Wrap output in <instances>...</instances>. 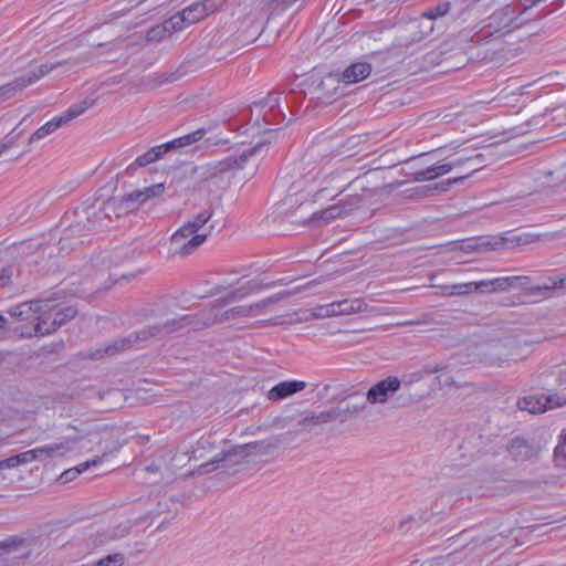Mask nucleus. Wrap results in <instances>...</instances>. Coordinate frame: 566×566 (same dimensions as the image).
<instances>
[{
	"label": "nucleus",
	"mask_w": 566,
	"mask_h": 566,
	"mask_svg": "<svg viewBox=\"0 0 566 566\" xmlns=\"http://www.w3.org/2000/svg\"><path fill=\"white\" fill-rule=\"evenodd\" d=\"M327 209L329 211L328 214L332 216L333 219L344 218L345 217L339 202L334 203V205L327 207Z\"/></svg>",
	"instance_id": "54"
},
{
	"label": "nucleus",
	"mask_w": 566,
	"mask_h": 566,
	"mask_svg": "<svg viewBox=\"0 0 566 566\" xmlns=\"http://www.w3.org/2000/svg\"><path fill=\"white\" fill-rule=\"evenodd\" d=\"M67 428L73 429L77 432V434L67 436L62 441L50 443L53 458L65 457L74 449V444L76 442L92 433V430L88 428V426L83 422H77V420L69 423Z\"/></svg>",
	"instance_id": "11"
},
{
	"label": "nucleus",
	"mask_w": 566,
	"mask_h": 566,
	"mask_svg": "<svg viewBox=\"0 0 566 566\" xmlns=\"http://www.w3.org/2000/svg\"><path fill=\"white\" fill-rule=\"evenodd\" d=\"M125 197L126 202H128L133 210H136L140 205L146 202L143 189L134 190L130 193L125 195Z\"/></svg>",
	"instance_id": "37"
},
{
	"label": "nucleus",
	"mask_w": 566,
	"mask_h": 566,
	"mask_svg": "<svg viewBox=\"0 0 566 566\" xmlns=\"http://www.w3.org/2000/svg\"><path fill=\"white\" fill-rule=\"evenodd\" d=\"M17 457L19 458V465L36 461V453H34L33 449L19 453Z\"/></svg>",
	"instance_id": "52"
},
{
	"label": "nucleus",
	"mask_w": 566,
	"mask_h": 566,
	"mask_svg": "<svg viewBox=\"0 0 566 566\" xmlns=\"http://www.w3.org/2000/svg\"><path fill=\"white\" fill-rule=\"evenodd\" d=\"M511 287L521 290L525 295L528 296H544L547 292L555 290V286H551V277L546 282L539 285H531V277L526 275H512Z\"/></svg>",
	"instance_id": "12"
},
{
	"label": "nucleus",
	"mask_w": 566,
	"mask_h": 566,
	"mask_svg": "<svg viewBox=\"0 0 566 566\" xmlns=\"http://www.w3.org/2000/svg\"><path fill=\"white\" fill-rule=\"evenodd\" d=\"M235 453H237L235 449L229 450V451H222V452L216 454L210 461L202 463L199 467L198 472L200 474L212 472L217 469V467L221 462L228 460L232 454H235Z\"/></svg>",
	"instance_id": "28"
},
{
	"label": "nucleus",
	"mask_w": 566,
	"mask_h": 566,
	"mask_svg": "<svg viewBox=\"0 0 566 566\" xmlns=\"http://www.w3.org/2000/svg\"><path fill=\"white\" fill-rule=\"evenodd\" d=\"M554 461L559 468H566V431L559 437V442L554 450Z\"/></svg>",
	"instance_id": "32"
},
{
	"label": "nucleus",
	"mask_w": 566,
	"mask_h": 566,
	"mask_svg": "<svg viewBox=\"0 0 566 566\" xmlns=\"http://www.w3.org/2000/svg\"><path fill=\"white\" fill-rule=\"evenodd\" d=\"M439 289L444 296H465L474 292L473 282L440 285Z\"/></svg>",
	"instance_id": "26"
},
{
	"label": "nucleus",
	"mask_w": 566,
	"mask_h": 566,
	"mask_svg": "<svg viewBox=\"0 0 566 566\" xmlns=\"http://www.w3.org/2000/svg\"><path fill=\"white\" fill-rule=\"evenodd\" d=\"M266 145V140H260L253 147L244 149L240 155H231L222 160L209 164L207 166V177L212 178L231 170L242 169L251 157L261 155Z\"/></svg>",
	"instance_id": "5"
},
{
	"label": "nucleus",
	"mask_w": 566,
	"mask_h": 566,
	"mask_svg": "<svg viewBox=\"0 0 566 566\" xmlns=\"http://www.w3.org/2000/svg\"><path fill=\"white\" fill-rule=\"evenodd\" d=\"M279 301L277 296L266 297L250 305H239L223 312H216L213 308L203 311L196 315H182L178 318H167L163 324L149 325L140 331L129 334L127 337L115 340L105 348L96 349L90 355L92 359H101L104 356H113L119 352L130 348L139 342H146L151 337L164 336L184 327L195 329L210 327L216 324L237 321L243 317L254 316L260 308Z\"/></svg>",
	"instance_id": "1"
},
{
	"label": "nucleus",
	"mask_w": 566,
	"mask_h": 566,
	"mask_svg": "<svg viewBox=\"0 0 566 566\" xmlns=\"http://www.w3.org/2000/svg\"><path fill=\"white\" fill-rule=\"evenodd\" d=\"M443 367H441L440 365H436L434 367H427V373L429 374H433V373H438L440 370H442Z\"/></svg>",
	"instance_id": "60"
},
{
	"label": "nucleus",
	"mask_w": 566,
	"mask_h": 566,
	"mask_svg": "<svg viewBox=\"0 0 566 566\" xmlns=\"http://www.w3.org/2000/svg\"><path fill=\"white\" fill-rule=\"evenodd\" d=\"M509 452L515 460H526L534 455L535 450L525 439L516 437L511 440Z\"/></svg>",
	"instance_id": "20"
},
{
	"label": "nucleus",
	"mask_w": 566,
	"mask_h": 566,
	"mask_svg": "<svg viewBox=\"0 0 566 566\" xmlns=\"http://www.w3.org/2000/svg\"><path fill=\"white\" fill-rule=\"evenodd\" d=\"M102 460H103V458L96 457L95 459H93L91 461H86L84 463L78 464L74 469H77L78 474H81L82 472L86 471L91 465H97L98 463H101Z\"/></svg>",
	"instance_id": "55"
},
{
	"label": "nucleus",
	"mask_w": 566,
	"mask_h": 566,
	"mask_svg": "<svg viewBox=\"0 0 566 566\" xmlns=\"http://www.w3.org/2000/svg\"><path fill=\"white\" fill-rule=\"evenodd\" d=\"M517 406L521 410H526L531 413L544 412L548 409L545 397H542V398H536L533 396L524 397L518 400Z\"/></svg>",
	"instance_id": "22"
},
{
	"label": "nucleus",
	"mask_w": 566,
	"mask_h": 566,
	"mask_svg": "<svg viewBox=\"0 0 566 566\" xmlns=\"http://www.w3.org/2000/svg\"><path fill=\"white\" fill-rule=\"evenodd\" d=\"M209 233H198L187 221L171 235L169 251L172 255H189L206 241Z\"/></svg>",
	"instance_id": "3"
},
{
	"label": "nucleus",
	"mask_w": 566,
	"mask_h": 566,
	"mask_svg": "<svg viewBox=\"0 0 566 566\" xmlns=\"http://www.w3.org/2000/svg\"><path fill=\"white\" fill-rule=\"evenodd\" d=\"M348 188L350 189H359L360 193H353L348 195L346 198L339 200V205L342 207V210L345 214V217L352 214L354 211L373 205L374 198L378 195V189L376 188H368L364 184V178H357L354 181H352L348 185Z\"/></svg>",
	"instance_id": "6"
},
{
	"label": "nucleus",
	"mask_w": 566,
	"mask_h": 566,
	"mask_svg": "<svg viewBox=\"0 0 566 566\" xmlns=\"http://www.w3.org/2000/svg\"><path fill=\"white\" fill-rule=\"evenodd\" d=\"M367 310V303L363 298L342 300L331 303V313L337 315H350Z\"/></svg>",
	"instance_id": "16"
},
{
	"label": "nucleus",
	"mask_w": 566,
	"mask_h": 566,
	"mask_svg": "<svg viewBox=\"0 0 566 566\" xmlns=\"http://www.w3.org/2000/svg\"><path fill=\"white\" fill-rule=\"evenodd\" d=\"M29 85L30 81H24L23 76L14 78L12 82L0 86V101L11 98Z\"/></svg>",
	"instance_id": "24"
},
{
	"label": "nucleus",
	"mask_w": 566,
	"mask_h": 566,
	"mask_svg": "<svg viewBox=\"0 0 566 566\" xmlns=\"http://www.w3.org/2000/svg\"><path fill=\"white\" fill-rule=\"evenodd\" d=\"M125 556L120 553L107 555L94 564V566H123Z\"/></svg>",
	"instance_id": "36"
},
{
	"label": "nucleus",
	"mask_w": 566,
	"mask_h": 566,
	"mask_svg": "<svg viewBox=\"0 0 566 566\" xmlns=\"http://www.w3.org/2000/svg\"><path fill=\"white\" fill-rule=\"evenodd\" d=\"M371 72V66L365 62H358L349 65L343 72V81L346 84L357 83L366 78Z\"/></svg>",
	"instance_id": "19"
},
{
	"label": "nucleus",
	"mask_w": 566,
	"mask_h": 566,
	"mask_svg": "<svg viewBox=\"0 0 566 566\" xmlns=\"http://www.w3.org/2000/svg\"><path fill=\"white\" fill-rule=\"evenodd\" d=\"M545 400L548 409H554L566 405V396L549 395L545 396Z\"/></svg>",
	"instance_id": "46"
},
{
	"label": "nucleus",
	"mask_w": 566,
	"mask_h": 566,
	"mask_svg": "<svg viewBox=\"0 0 566 566\" xmlns=\"http://www.w3.org/2000/svg\"><path fill=\"white\" fill-rule=\"evenodd\" d=\"M64 64V61L56 62L54 64H41L35 70H32L30 73L22 75L24 81H30V85L34 83L35 81L40 80L41 77L49 74L54 69L62 66Z\"/></svg>",
	"instance_id": "30"
},
{
	"label": "nucleus",
	"mask_w": 566,
	"mask_h": 566,
	"mask_svg": "<svg viewBox=\"0 0 566 566\" xmlns=\"http://www.w3.org/2000/svg\"><path fill=\"white\" fill-rule=\"evenodd\" d=\"M43 308L36 314V323L33 328V333H29V336L33 334L36 336H44L52 334L54 331H51L50 323L53 319V311L51 310V301H42L41 302Z\"/></svg>",
	"instance_id": "15"
},
{
	"label": "nucleus",
	"mask_w": 566,
	"mask_h": 566,
	"mask_svg": "<svg viewBox=\"0 0 566 566\" xmlns=\"http://www.w3.org/2000/svg\"><path fill=\"white\" fill-rule=\"evenodd\" d=\"M450 9H451V2H449V1L441 2V3H438L436 7L427 9L422 13V17L430 19V20H434V19L446 15L450 11Z\"/></svg>",
	"instance_id": "33"
},
{
	"label": "nucleus",
	"mask_w": 566,
	"mask_h": 566,
	"mask_svg": "<svg viewBox=\"0 0 566 566\" xmlns=\"http://www.w3.org/2000/svg\"><path fill=\"white\" fill-rule=\"evenodd\" d=\"M430 319H429V315H422L421 318H418V319H415V321H407V322H403V323H399L398 325L399 326H406V325H415V324H427L429 323Z\"/></svg>",
	"instance_id": "58"
},
{
	"label": "nucleus",
	"mask_w": 566,
	"mask_h": 566,
	"mask_svg": "<svg viewBox=\"0 0 566 566\" xmlns=\"http://www.w3.org/2000/svg\"><path fill=\"white\" fill-rule=\"evenodd\" d=\"M401 387L400 380L395 376H389L374 386H371L366 394V403H385L389 400L395 392Z\"/></svg>",
	"instance_id": "10"
},
{
	"label": "nucleus",
	"mask_w": 566,
	"mask_h": 566,
	"mask_svg": "<svg viewBox=\"0 0 566 566\" xmlns=\"http://www.w3.org/2000/svg\"><path fill=\"white\" fill-rule=\"evenodd\" d=\"M306 388V382L302 380H285L281 381L272 387L266 397L271 401H279L285 399L296 392H300Z\"/></svg>",
	"instance_id": "13"
},
{
	"label": "nucleus",
	"mask_w": 566,
	"mask_h": 566,
	"mask_svg": "<svg viewBox=\"0 0 566 566\" xmlns=\"http://www.w3.org/2000/svg\"><path fill=\"white\" fill-rule=\"evenodd\" d=\"M13 145V142L12 139H9L4 143H0V155L9 147H11Z\"/></svg>",
	"instance_id": "59"
},
{
	"label": "nucleus",
	"mask_w": 566,
	"mask_h": 566,
	"mask_svg": "<svg viewBox=\"0 0 566 566\" xmlns=\"http://www.w3.org/2000/svg\"><path fill=\"white\" fill-rule=\"evenodd\" d=\"M223 0H203L191 3L182 11L172 15L174 20L178 22L179 30L196 23L219 9Z\"/></svg>",
	"instance_id": "7"
},
{
	"label": "nucleus",
	"mask_w": 566,
	"mask_h": 566,
	"mask_svg": "<svg viewBox=\"0 0 566 566\" xmlns=\"http://www.w3.org/2000/svg\"><path fill=\"white\" fill-rule=\"evenodd\" d=\"M214 448V441L210 437H202L197 441L190 459L201 460L205 458L206 452L212 451Z\"/></svg>",
	"instance_id": "31"
},
{
	"label": "nucleus",
	"mask_w": 566,
	"mask_h": 566,
	"mask_svg": "<svg viewBox=\"0 0 566 566\" xmlns=\"http://www.w3.org/2000/svg\"><path fill=\"white\" fill-rule=\"evenodd\" d=\"M7 318L0 314V329L6 328Z\"/></svg>",
	"instance_id": "62"
},
{
	"label": "nucleus",
	"mask_w": 566,
	"mask_h": 566,
	"mask_svg": "<svg viewBox=\"0 0 566 566\" xmlns=\"http://www.w3.org/2000/svg\"><path fill=\"white\" fill-rule=\"evenodd\" d=\"M34 453H36V461H45L48 459H53V454L51 451L50 444H45L39 448L33 449Z\"/></svg>",
	"instance_id": "48"
},
{
	"label": "nucleus",
	"mask_w": 566,
	"mask_h": 566,
	"mask_svg": "<svg viewBox=\"0 0 566 566\" xmlns=\"http://www.w3.org/2000/svg\"><path fill=\"white\" fill-rule=\"evenodd\" d=\"M328 209H323L318 212H314L310 219L311 222H316L318 224H326L329 221L334 220L332 216L328 214Z\"/></svg>",
	"instance_id": "44"
},
{
	"label": "nucleus",
	"mask_w": 566,
	"mask_h": 566,
	"mask_svg": "<svg viewBox=\"0 0 566 566\" xmlns=\"http://www.w3.org/2000/svg\"><path fill=\"white\" fill-rule=\"evenodd\" d=\"M115 205L116 201L113 200V198H109L108 200L104 201L99 207V213H103V217H107V219L111 220L112 216L116 214Z\"/></svg>",
	"instance_id": "43"
},
{
	"label": "nucleus",
	"mask_w": 566,
	"mask_h": 566,
	"mask_svg": "<svg viewBox=\"0 0 566 566\" xmlns=\"http://www.w3.org/2000/svg\"><path fill=\"white\" fill-rule=\"evenodd\" d=\"M213 211L210 209H206L198 213L193 220H189L188 222L193 226V229L198 232L200 229H202L207 222L212 218Z\"/></svg>",
	"instance_id": "35"
},
{
	"label": "nucleus",
	"mask_w": 566,
	"mask_h": 566,
	"mask_svg": "<svg viewBox=\"0 0 566 566\" xmlns=\"http://www.w3.org/2000/svg\"><path fill=\"white\" fill-rule=\"evenodd\" d=\"M263 286L255 280H251L243 284L242 286L235 289L234 291L227 294L223 298H221L216 306L227 305L232 302L242 300L243 297L258 292Z\"/></svg>",
	"instance_id": "17"
},
{
	"label": "nucleus",
	"mask_w": 566,
	"mask_h": 566,
	"mask_svg": "<svg viewBox=\"0 0 566 566\" xmlns=\"http://www.w3.org/2000/svg\"><path fill=\"white\" fill-rule=\"evenodd\" d=\"M321 413V422L323 424L339 421V413H337L336 408H331L327 410L319 411Z\"/></svg>",
	"instance_id": "47"
},
{
	"label": "nucleus",
	"mask_w": 566,
	"mask_h": 566,
	"mask_svg": "<svg viewBox=\"0 0 566 566\" xmlns=\"http://www.w3.org/2000/svg\"><path fill=\"white\" fill-rule=\"evenodd\" d=\"M93 105V101L84 99L77 104H74L69 107V109L60 116L63 124L74 119L75 117L82 115L86 109H88Z\"/></svg>",
	"instance_id": "29"
},
{
	"label": "nucleus",
	"mask_w": 566,
	"mask_h": 566,
	"mask_svg": "<svg viewBox=\"0 0 566 566\" xmlns=\"http://www.w3.org/2000/svg\"><path fill=\"white\" fill-rule=\"evenodd\" d=\"M2 462V468L3 469H11V468H15L19 465V458L15 455H12L10 458H7L4 460H1Z\"/></svg>",
	"instance_id": "57"
},
{
	"label": "nucleus",
	"mask_w": 566,
	"mask_h": 566,
	"mask_svg": "<svg viewBox=\"0 0 566 566\" xmlns=\"http://www.w3.org/2000/svg\"><path fill=\"white\" fill-rule=\"evenodd\" d=\"M113 200L116 201V207H115V210H116V214L115 217L116 218H119L122 216H125V214H128L129 212L134 211L133 208H130V206L128 205V202H126V197L123 196L122 198H113Z\"/></svg>",
	"instance_id": "41"
},
{
	"label": "nucleus",
	"mask_w": 566,
	"mask_h": 566,
	"mask_svg": "<svg viewBox=\"0 0 566 566\" xmlns=\"http://www.w3.org/2000/svg\"><path fill=\"white\" fill-rule=\"evenodd\" d=\"M520 13V10L513 6H505L504 8L496 10L482 22V27L475 33V41H484L488 38L507 29L516 20Z\"/></svg>",
	"instance_id": "4"
},
{
	"label": "nucleus",
	"mask_w": 566,
	"mask_h": 566,
	"mask_svg": "<svg viewBox=\"0 0 566 566\" xmlns=\"http://www.w3.org/2000/svg\"><path fill=\"white\" fill-rule=\"evenodd\" d=\"M331 312H332L331 311V304H327V305H323V306L316 307L313 311L312 316L315 317V318H323V317L334 316Z\"/></svg>",
	"instance_id": "51"
},
{
	"label": "nucleus",
	"mask_w": 566,
	"mask_h": 566,
	"mask_svg": "<svg viewBox=\"0 0 566 566\" xmlns=\"http://www.w3.org/2000/svg\"><path fill=\"white\" fill-rule=\"evenodd\" d=\"M177 24L178 22H176L171 17L164 23L153 27L146 34L147 41L158 42L167 36H170L175 31H180Z\"/></svg>",
	"instance_id": "18"
},
{
	"label": "nucleus",
	"mask_w": 566,
	"mask_h": 566,
	"mask_svg": "<svg viewBox=\"0 0 566 566\" xmlns=\"http://www.w3.org/2000/svg\"><path fill=\"white\" fill-rule=\"evenodd\" d=\"M63 122L61 120L60 116L54 117L53 119L49 120L44 125H42L40 128H38L30 137H29V144H33L48 135L54 133L59 127H61Z\"/></svg>",
	"instance_id": "25"
},
{
	"label": "nucleus",
	"mask_w": 566,
	"mask_h": 566,
	"mask_svg": "<svg viewBox=\"0 0 566 566\" xmlns=\"http://www.w3.org/2000/svg\"><path fill=\"white\" fill-rule=\"evenodd\" d=\"M12 273L13 271L11 265H0V289L10 284Z\"/></svg>",
	"instance_id": "45"
},
{
	"label": "nucleus",
	"mask_w": 566,
	"mask_h": 566,
	"mask_svg": "<svg viewBox=\"0 0 566 566\" xmlns=\"http://www.w3.org/2000/svg\"><path fill=\"white\" fill-rule=\"evenodd\" d=\"M321 424H323V423L321 422V413L319 412H313L312 415L306 416L298 421V426L302 428H308L312 426H321Z\"/></svg>",
	"instance_id": "42"
},
{
	"label": "nucleus",
	"mask_w": 566,
	"mask_h": 566,
	"mask_svg": "<svg viewBox=\"0 0 566 566\" xmlns=\"http://www.w3.org/2000/svg\"><path fill=\"white\" fill-rule=\"evenodd\" d=\"M81 226L74 224L67 228L64 231L63 237L60 239L59 244L61 245V250L74 249L76 243H71L70 240L74 238L75 233L80 232Z\"/></svg>",
	"instance_id": "34"
},
{
	"label": "nucleus",
	"mask_w": 566,
	"mask_h": 566,
	"mask_svg": "<svg viewBox=\"0 0 566 566\" xmlns=\"http://www.w3.org/2000/svg\"><path fill=\"white\" fill-rule=\"evenodd\" d=\"M282 93L283 91L279 90L270 92L265 98L253 103L252 111L263 114L265 123H281L285 118L284 112L279 107Z\"/></svg>",
	"instance_id": "9"
},
{
	"label": "nucleus",
	"mask_w": 566,
	"mask_h": 566,
	"mask_svg": "<svg viewBox=\"0 0 566 566\" xmlns=\"http://www.w3.org/2000/svg\"><path fill=\"white\" fill-rule=\"evenodd\" d=\"M263 1H260L258 7H261V10L258 13L259 19L262 21L266 17V12L263 11Z\"/></svg>",
	"instance_id": "61"
},
{
	"label": "nucleus",
	"mask_w": 566,
	"mask_h": 566,
	"mask_svg": "<svg viewBox=\"0 0 566 566\" xmlns=\"http://www.w3.org/2000/svg\"><path fill=\"white\" fill-rule=\"evenodd\" d=\"M473 289L475 293L480 294H492L493 292V281L492 279L474 281Z\"/></svg>",
	"instance_id": "40"
},
{
	"label": "nucleus",
	"mask_w": 566,
	"mask_h": 566,
	"mask_svg": "<svg viewBox=\"0 0 566 566\" xmlns=\"http://www.w3.org/2000/svg\"><path fill=\"white\" fill-rule=\"evenodd\" d=\"M470 176H471V174H467V175L459 176V177H455V178H452V179H448V180L441 182L440 185H438L437 188H439L441 191H447V190L450 189V187L452 185L462 182L463 180H465Z\"/></svg>",
	"instance_id": "49"
},
{
	"label": "nucleus",
	"mask_w": 566,
	"mask_h": 566,
	"mask_svg": "<svg viewBox=\"0 0 566 566\" xmlns=\"http://www.w3.org/2000/svg\"><path fill=\"white\" fill-rule=\"evenodd\" d=\"M337 413H339V422L344 423L348 419L358 416L365 408L366 402H357V403H346L345 406H337L335 407Z\"/></svg>",
	"instance_id": "27"
},
{
	"label": "nucleus",
	"mask_w": 566,
	"mask_h": 566,
	"mask_svg": "<svg viewBox=\"0 0 566 566\" xmlns=\"http://www.w3.org/2000/svg\"><path fill=\"white\" fill-rule=\"evenodd\" d=\"M206 135V129L205 128H200V129H197L196 132H192V133H189V134H186L181 137H178V138H175L168 143H165V144H161V145H157V146H154L151 147L149 150H147L146 153H144L143 155L138 156L134 163H132L127 168H126V172L130 176H133L135 174V170L139 167H145L160 158H163V156L172 150V149H178V148H182V147H186V146H189L196 142H199L203 136Z\"/></svg>",
	"instance_id": "2"
},
{
	"label": "nucleus",
	"mask_w": 566,
	"mask_h": 566,
	"mask_svg": "<svg viewBox=\"0 0 566 566\" xmlns=\"http://www.w3.org/2000/svg\"><path fill=\"white\" fill-rule=\"evenodd\" d=\"M493 281V292L494 293H505L512 290L511 287V277L510 276H499L492 279Z\"/></svg>",
	"instance_id": "38"
},
{
	"label": "nucleus",
	"mask_w": 566,
	"mask_h": 566,
	"mask_svg": "<svg viewBox=\"0 0 566 566\" xmlns=\"http://www.w3.org/2000/svg\"><path fill=\"white\" fill-rule=\"evenodd\" d=\"M78 475V470L77 469H67L65 470L61 475H60V480L64 483L66 482H70L74 479H76Z\"/></svg>",
	"instance_id": "53"
},
{
	"label": "nucleus",
	"mask_w": 566,
	"mask_h": 566,
	"mask_svg": "<svg viewBox=\"0 0 566 566\" xmlns=\"http://www.w3.org/2000/svg\"><path fill=\"white\" fill-rule=\"evenodd\" d=\"M482 159V154H475L474 156H463L447 163L433 164L424 169L415 171L413 179L416 181L433 180L449 174L454 167L462 166L468 161H478V164H481Z\"/></svg>",
	"instance_id": "8"
},
{
	"label": "nucleus",
	"mask_w": 566,
	"mask_h": 566,
	"mask_svg": "<svg viewBox=\"0 0 566 566\" xmlns=\"http://www.w3.org/2000/svg\"><path fill=\"white\" fill-rule=\"evenodd\" d=\"M551 286H555V290L566 287V275L551 276Z\"/></svg>",
	"instance_id": "56"
},
{
	"label": "nucleus",
	"mask_w": 566,
	"mask_h": 566,
	"mask_svg": "<svg viewBox=\"0 0 566 566\" xmlns=\"http://www.w3.org/2000/svg\"><path fill=\"white\" fill-rule=\"evenodd\" d=\"M444 385H447V386L454 385V380H453L451 377H450V378H447V379L444 380Z\"/></svg>",
	"instance_id": "64"
},
{
	"label": "nucleus",
	"mask_w": 566,
	"mask_h": 566,
	"mask_svg": "<svg viewBox=\"0 0 566 566\" xmlns=\"http://www.w3.org/2000/svg\"><path fill=\"white\" fill-rule=\"evenodd\" d=\"M280 442H281L280 438L279 437H274V438L269 439V440L253 441V442L247 443V444L240 447V449H244V450H248V451H255V452H259L261 454H268L272 450L277 448Z\"/></svg>",
	"instance_id": "23"
},
{
	"label": "nucleus",
	"mask_w": 566,
	"mask_h": 566,
	"mask_svg": "<svg viewBox=\"0 0 566 566\" xmlns=\"http://www.w3.org/2000/svg\"><path fill=\"white\" fill-rule=\"evenodd\" d=\"M9 546H10V545H9V543H8V542H1V543H0V549H3V551H4V549H7Z\"/></svg>",
	"instance_id": "63"
},
{
	"label": "nucleus",
	"mask_w": 566,
	"mask_h": 566,
	"mask_svg": "<svg viewBox=\"0 0 566 566\" xmlns=\"http://www.w3.org/2000/svg\"><path fill=\"white\" fill-rule=\"evenodd\" d=\"M51 310L53 311V319L50 323L51 331H57L61 326L73 319L77 314V310L74 306L57 308L56 306L51 305Z\"/></svg>",
	"instance_id": "21"
},
{
	"label": "nucleus",
	"mask_w": 566,
	"mask_h": 566,
	"mask_svg": "<svg viewBox=\"0 0 566 566\" xmlns=\"http://www.w3.org/2000/svg\"><path fill=\"white\" fill-rule=\"evenodd\" d=\"M165 189H166V187L163 182L151 185L149 187L144 188L143 191H144L146 202L148 200H151L154 198H158V197L163 196V193L165 192Z\"/></svg>",
	"instance_id": "39"
},
{
	"label": "nucleus",
	"mask_w": 566,
	"mask_h": 566,
	"mask_svg": "<svg viewBox=\"0 0 566 566\" xmlns=\"http://www.w3.org/2000/svg\"><path fill=\"white\" fill-rule=\"evenodd\" d=\"M107 217H103V213H99V208L94 209V211L88 217V223L91 228H96L98 224H102Z\"/></svg>",
	"instance_id": "50"
},
{
	"label": "nucleus",
	"mask_w": 566,
	"mask_h": 566,
	"mask_svg": "<svg viewBox=\"0 0 566 566\" xmlns=\"http://www.w3.org/2000/svg\"><path fill=\"white\" fill-rule=\"evenodd\" d=\"M42 301L23 302L9 308V314L19 321H35L43 308Z\"/></svg>",
	"instance_id": "14"
}]
</instances>
